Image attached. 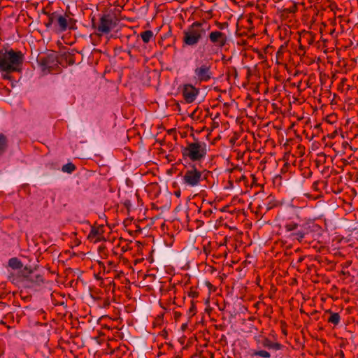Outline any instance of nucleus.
<instances>
[{
  "mask_svg": "<svg viewBox=\"0 0 358 358\" xmlns=\"http://www.w3.org/2000/svg\"><path fill=\"white\" fill-rule=\"evenodd\" d=\"M67 44L65 36L63 35L57 41L58 51L45 56L39 57L38 62L45 73H58L62 68L67 66V55L65 45Z\"/></svg>",
  "mask_w": 358,
  "mask_h": 358,
  "instance_id": "obj_1",
  "label": "nucleus"
},
{
  "mask_svg": "<svg viewBox=\"0 0 358 358\" xmlns=\"http://www.w3.org/2000/svg\"><path fill=\"white\" fill-rule=\"evenodd\" d=\"M24 59L21 51L13 49L0 50V71L8 73L20 72Z\"/></svg>",
  "mask_w": 358,
  "mask_h": 358,
  "instance_id": "obj_2",
  "label": "nucleus"
},
{
  "mask_svg": "<svg viewBox=\"0 0 358 358\" xmlns=\"http://www.w3.org/2000/svg\"><path fill=\"white\" fill-rule=\"evenodd\" d=\"M206 170L199 169L194 164L185 166L182 175V184L188 188L197 187L206 180Z\"/></svg>",
  "mask_w": 358,
  "mask_h": 358,
  "instance_id": "obj_3",
  "label": "nucleus"
},
{
  "mask_svg": "<svg viewBox=\"0 0 358 358\" xmlns=\"http://www.w3.org/2000/svg\"><path fill=\"white\" fill-rule=\"evenodd\" d=\"M210 27L206 23L194 22L183 32V43L189 46L196 45L209 30Z\"/></svg>",
  "mask_w": 358,
  "mask_h": 358,
  "instance_id": "obj_4",
  "label": "nucleus"
},
{
  "mask_svg": "<svg viewBox=\"0 0 358 358\" xmlns=\"http://www.w3.org/2000/svg\"><path fill=\"white\" fill-rule=\"evenodd\" d=\"M181 152L184 159L199 162L203 161L207 155V145L204 142L194 141L182 147Z\"/></svg>",
  "mask_w": 358,
  "mask_h": 358,
  "instance_id": "obj_5",
  "label": "nucleus"
},
{
  "mask_svg": "<svg viewBox=\"0 0 358 358\" xmlns=\"http://www.w3.org/2000/svg\"><path fill=\"white\" fill-rule=\"evenodd\" d=\"M211 78L210 66L202 64L196 66L194 69V78L199 82H206Z\"/></svg>",
  "mask_w": 358,
  "mask_h": 358,
  "instance_id": "obj_6",
  "label": "nucleus"
},
{
  "mask_svg": "<svg viewBox=\"0 0 358 358\" xmlns=\"http://www.w3.org/2000/svg\"><path fill=\"white\" fill-rule=\"evenodd\" d=\"M209 41L217 48H222L227 43L226 34L220 31H213L209 34Z\"/></svg>",
  "mask_w": 358,
  "mask_h": 358,
  "instance_id": "obj_7",
  "label": "nucleus"
},
{
  "mask_svg": "<svg viewBox=\"0 0 358 358\" xmlns=\"http://www.w3.org/2000/svg\"><path fill=\"white\" fill-rule=\"evenodd\" d=\"M66 13H64V16L57 14H52L50 17V24H53L55 27L57 31L62 32L67 29V20L65 17Z\"/></svg>",
  "mask_w": 358,
  "mask_h": 358,
  "instance_id": "obj_8",
  "label": "nucleus"
},
{
  "mask_svg": "<svg viewBox=\"0 0 358 358\" xmlns=\"http://www.w3.org/2000/svg\"><path fill=\"white\" fill-rule=\"evenodd\" d=\"M115 27L112 17L108 15H103L100 20L98 30L101 34H108Z\"/></svg>",
  "mask_w": 358,
  "mask_h": 358,
  "instance_id": "obj_9",
  "label": "nucleus"
},
{
  "mask_svg": "<svg viewBox=\"0 0 358 358\" xmlns=\"http://www.w3.org/2000/svg\"><path fill=\"white\" fill-rule=\"evenodd\" d=\"M199 94V90L192 85H184L182 94L187 103L193 102Z\"/></svg>",
  "mask_w": 358,
  "mask_h": 358,
  "instance_id": "obj_10",
  "label": "nucleus"
},
{
  "mask_svg": "<svg viewBox=\"0 0 358 358\" xmlns=\"http://www.w3.org/2000/svg\"><path fill=\"white\" fill-rule=\"evenodd\" d=\"M262 346L266 348L268 350H274V351L280 350V348L282 347V345L280 344H279L278 343L271 341L266 337L264 340V342H263Z\"/></svg>",
  "mask_w": 358,
  "mask_h": 358,
  "instance_id": "obj_11",
  "label": "nucleus"
},
{
  "mask_svg": "<svg viewBox=\"0 0 358 358\" xmlns=\"http://www.w3.org/2000/svg\"><path fill=\"white\" fill-rule=\"evenodd\" d=\"M306 234L307 231L305 229L298 228L296 231L290 234L289 237L293 240L301 241L303 240Z\"/></svg>",
  "mask_w": 358,
  "mask_h": 358,
  "instance_id": "obj_12",
  "label": "nucleus"
},
{
  "mask_svg": "<svg viewBox=\"0 0 358 358\" xmlns=\"http://www.w3.org/2000/svg\"><path fill=\"white\" fill-rule=\"evenodd\" d=\"M101 229H92L89 234V238L92 241H98L103 238Z\"/></svg>",
  "mask_w": 358,
  "mask_h": 358,
  "instance_id": "obj_13",
  "label": "nucleus"
},
{
  "mask_svg": "<svg viewBox=\"0 0 358 358\" xmlns=\"http://www.w3.org/2000/svg\"><path fill=\"white\" fill-rule=\"evenodd\" d=\"M8 266L13 269H18L22 267V262L16 257L9 259Z\"/></svg>",
  "mask_w": 358,
  "mask_h": 358,
  "instance_id": "obj_14",
  "label": "nucleus"
},
{
  "mask_svg": "<svg viewBox=\"0 0 358 358\" xmlns=\"http://www.w3.org/2000/svg\"><path fill=\"white\" fill-rule=\"evenodd\" d=\"M8 146V141L6 136L0 133V154L4 152Z\"/></svg>",
  "mask_w": 358,
  "mask_h": 358,
  "instance_id": "obj_15",
  "label": "nucleus"
},
{
  "mask_svg": "<svg viewBox=\"0 0 358 358\" xmlns=\"http://www.w3.org/2000/svg\"><path fill=\"white\" fill-rule=\"evenodd\" d=\"M141 37L143 41L145 43L150 42L151 38L153 37V32L150 30L145 31L141 33Z\"/></svg>",
  "mask_w": 358,
  "mask_h": 358,
  "instance_id": "obj_16",
  "label": "nucleus"
},
{
  "mask_svg": "<svg viewBox=\"0 0 358 358\" xmlns=\"http://www.w3.org/2000/svg\"><path fill=\"white\" fill-rule=\"evenodd\" d=\"M341 317L338 313H331L328 321L334 324H338L340 322Z\"/></svg>",
  "mask_w": 358,
  "mask_h": 358,
  "instance_id": "obj_17",
  "label": "nucleus"
},
{
  "mask_svg": "<svg viewBox=\"0 0 358 358\" xmlns=\"http://www.w3.org/2000/svg\"><path fill=\"white\" fill-rule=\"evenodd\" d=\"M298 228L299 224L293 222H289L285 225L286 231L291 233L296 231Z\"/></svg>",
  "mask_w": 358,
  "mask_h": 358,
  "instance_id": "obj_18",
  "label": "nucleus"
},
{
  "mask_svg": "<svg viewBox=\"0 0 358 358\" xmlns=\"http://www.w3.org/2000/svg\"><path fill=\"white\" fill-rule=\"evenodd\" d=\"M30 280L33 282L39 284L43 281V279L41 275L33 273L30 275Z\"/></svg>",
  "mask_w": 358,
  "mask_h": 358,
  "instance_id": "obj_19",
  "label": "nucleus"
},
{
  "mask_svg": "<svg viewBox=\"0 0 358 358\" xmlns=\"http://www.w3.org/2000/svg\"><path fill=\"white\" fill-rule=\"evenodd\" d=\"M252 356H259V357H262L263 358H268L270 357V354L267 351H265V350L255 351L252 354Z\"/></svg>",
  "mask_w": 358,
  "mask_h": 358,
  "instance_id": "obj_20",
  "label": "nucleus"
},
{
  "mask_svg": "<svg viewBox=\"0 0 358 358\" xmlns=\"http://www.w3.org/2000/svg\"><path fill=\"white\" fill-rule=\"evenodd\" d=\"M264 338H265V336L262 334L256 335L255 336V341L257 342V345H259L260 346H262Z\"/></svg>",
  "mask_w": 358,
  "mask_h": 358,
  "instance_id": "obj_21",
  "label": "nucleus"
},
{
  "mask_svg": "<svg viewBox=\"0 0 358 358\" xmlns=\"http://www.w3.org/2000/svg\"><path fill=\"white\" fill-rule=\"evenodd\" d=\"M80 271L79 270H72L71 268H69V271H68V273H69V275H73V276H77V278H79V275H80Z\"/></svg>",
  "mask_w": 358,
  "mask_h": 358,
  "instance_id": "obj_22",
  "label": "nucleus"
},
{
  "mask_svg": "<svg viewBox=\"0 0 358 358\" xmlns=\"http://www.w3.org/2000/svg\"><path fill=\"white\" fill-rule=\"evenodd\" d=\"M75 169H76L75 165L69 162V173L74 171Z\"/></svg>",
  "mask_w": 358,
  "mask_h": 358,
  "instance_id": "obj_23",
  "label": "nucleus"
},
{
  "mask_svg": "<svg viewBox=\"0 0 358 358\" xmlns=\"http://www.w3.org/2000/svg\"><path fill=\"white\" fill-rule=\"evenodd\" d=\"M68 24H69V29H73V22L71 19L69 18Z\"/></svg>",
  "mask_w": 358,
  "mask_h": 358,
  "instance_id": "obj_24",
  "label": "nucleus"
},
{
  "mask_svg": "<svg viewBox=\"0 0 358 358\" xmlns=\"http://www.w3.org/2000/svg\"><path fill=\"white\" fill-rule=\"evenodd\" d=\"M174 195H175L176 197L179 198V197L180 196V195H181V192H180V190L176 191V192H174Z\"/></svg>",
  "mask_w": 358,
  "mask_h": 358,
  "instance_id": "obj_25",
  "label": "nucleus"
},
{
  "mask_svg": "<svg viewBox=\"0 0 358 358\" xmlns=\"http://www.w3.org/2000/svg\"><path fill=\"white\" fill-rule=\"evenodd\" d=\"M62 170L64 172H67V164L62 166Z\"/></svg>",
  "mask_w": 358,
  "mask_h": 358,
  "instance_id": "obj_26",
  "label": "nucleus"
},
{
  "mask_svg": "<svg viewBox=\"0 0 358 358\" xmlns=\"http://www.w3.org/2000/svg\"><path fill=\"white\" fill-rule=\"evenodd\" d=\"M68 254H69V256L70 257H72L73 256H75L76 255V252H71L69 250L68 252Z\"/></svg>",
  "mask_w": 358,
  "mask_h": 358,
  "instance_id": "obj_27",
  "label": "nucleus"
},
{
  "mask_svg": "<svg viewBox=\"0 0 358 358\" xmlns=\"http://www.w3.org/2000/svg\"><path fill=\"white\" fill-rule=\"evenodd\" d=\"M80 244V241L78 238H76L74 245H78Z\"/></svg>",
  "mask_w": 358,
  "mask_h": 358,
  "instance_id": "obj_28",
  "label": "nucleus"
},
{
  "mask_svg": "<svg viewBox=\"0 0 358 358\" xmlns=\"http://www.w3.org/2000/svg\"><path fill=\"white\" fill-rule=\"evenodd\" d=\"M73 281H72V282H71L70 286H73Z\"/></svg>",
  "mask_w": 358,
  "mask_h": 358,
  "instance_id": "obj_29",
  "label": "nucleus"
},
{
  "mask_svg": "<svg viewBox=\"0 0 358 358\" xmlns=\"http://www.w3.org/2000/svg\"><path fill=\"white\" fill-rule=\"evenodd\" d=\"M68 343H69V345H70V344H71V341H70L69 340V341H68Z\"/></svg>",
  "mask_w": 358,
  "mask_h": 358,
  "instance_id": "obj_30",
  "label": "nucleus"
}]
</instances>
